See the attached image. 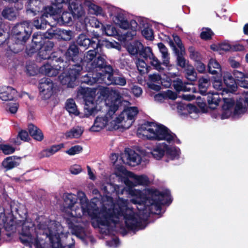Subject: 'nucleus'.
<instances>
[{
  "mask_svg": "<svg viewBox=\"0 0 248 248\" xmlns=\"http://www.w3.org/2000/svg\"><path fill=\"white\" fill-rule=\"evenodd\" d=\"M45 233L46 237L49 238L52 248H75V242L73 239H72V243L63 245L62 243L61 238L56 230H52L50 227H48L45 231Z\"/></svg>",
  "mask_w": 248,
  "mask_h": 248,
  "instance_id": "f8f14e48",
  "label": "nucleus"
},
{
  "mask_svg": "<svg viewBox=\"0 0 248 248\" xmlns=\"http://www.w3.org/2000/svg\"><path fill=\"white\" fill-rule=\"evenodd\" d=\"M77 201L76 196L72 194H68L64 199V205L66 208L69 209H72Z\"/></svg>",
  "mask_w": 248,
  "mask_h": 248,
  "instance_id": "c03bdc74",
  "label": "nucleus"
},
{
  "mask_svg": "<svg viewBox=\"0 0 248 248\" xmlns=\"http://www.w3.org/2000/svg\"><path fill=\"white\" fill-rule=\"evenodd\" d=\"M164 148L165 149V153L167 157L166 161L168 162V159L171 160L178 159L180 157V150L175 147H170L167 144L164 143Z\"/></svg>",
  "mask_w": 248,
  "mask_h": 248,
  "instance_id": "393cba45",
  "label": "nucleus"
},
{
  "mask_svg": "<svg viewBox=\"0 0 248 248\" xmlns=\"http://www.w3.org/2000/svg\"><path fill=\"white\" fill-rule=\"evenodd\" d=\"M136 64L138 69L141 75L148 73L151 69L145 61L142 59H138Z\"/></svg>",
  "mask_w": 248,
  "mask_h": 248,
  "instance_id": "a19ab883",
  "label": "nucleus"
},
{
  "mask_svg": "<svg viewBox=\"0 0 248 248\" xmlns=\"http://www.w3.org/2000/svg\"><path fill=\"white\" fill-rule=\"evenodd\" d=\"M28 129L29 134L34 140L38 141L43 140L44 138V134L38 127L32 124H30L28 125Z\"/></svg>",
  "mask_w": 248,
  "mask_h": 248,
  "instance_id": "bb28decb",
  "label": "nucleus"
},
{
  "mask_svg": "<svg viewBox=\"0 0 248 248\" xmlns=\"http://www.w3.org/2000/svg\"><path fill=\"white\" fill-rule=\"evenodd\" d=\"M80 48L76 42L72 41L69 44L66 50L62 55L58 53V56H55L53 54V57L56 61H58L59 65H55L56 68L52 69L50 65H45L42 69L48 70L47 74L50 76H57L60 71H63L67 69L69 66H76L79 65L83 67H87L92 62L95 58L96 53L94 50H90L86 52L82 58L80 55Z\"/></svg>",
  "mask_w": 248,
  "mask_h": 248,
  "instance_id": "f03ea898",
  "label": "nucleus"
},
{
  "mask_svg": "<svg viewBox=\"0 0 248 248\" xmlns=\"http://www.w3.org/2000/svg\"><path fill=\"white\" fill-rule=\"evenodd\" d=\"M100 36L99 34H94L92 38H89L88 36L84 33L80 34L76 39V43L78 46L87 49L89 47L93 48L96 53V57L98 55H101L98 54V46L100 45L99 43V39Z\"/></svg>",
  "mask_w": 248,
  "mask_h": 248,
  "instance_id": "6e6552de",
  "label": "nucleus"
},
{
  "mask_svg": "<svg viewBox=\"0 0 248 248\" xmlns=\"http://www.w3.org/2000/svg\"><path fill=\"white\" fill-rule=\"evenodd\" d=\"M99 43L100 44V45L98 46V54H100L99 52L101 51L102 47L103 46H105L106 47L108 48H117V46L119 45V43L116 42H111L106 40H103L102 39L101 36L99 39Z\"/></svg>",
  "mask_w": 248,
  "mask_h": 248,
  "instance_id": "a18cd8bd",
  "label": "nucleus"
},
{
  "mask_svg": "<svg viewBox=\"0 0 248 248\" xmlns=\"http://www.w3.org/2000/svg\"><path fill=\"white\" fill-rule=\"evenodd\" d=\"M62 12V9H59L58 7L54 6L52 4V6H48L46 7L45 12L43 14H45V17H48V15L54 16L58 14H60Z\"/></svg>",
  "mask_w": 248,
  "mask_h": 248,
  "instance_id": "09e8293b",
  "label": "nucleus"
},
{
  "mask_svg": "<svg viewBox=\"0 0 248 248\" xmlns=\"http://www.w3.org/2000/svg\"><path fill=\"white\" fill-rule=\"evenodd\" d=\"M49 38H52L50 37V35L48 34L47 31L45 34V40L41 46V48L51 53V51L54 46V43L53 41L50 40Z\"/></svg>",
  "mask_w": 248,
  "mask_h": 248,
  "instance_id": "37998d69",
  "label": "nucleus"
},
{
  "mask_svg": "<svg viewBox=\"0 0 248 248\" xmlns=\"http://www.w3.org/2000/svg\"><path fill=\"white\" fill-rule=\"evenodd\" d=\"M128 193L135 197L132 200V202L140 206L137 207L138 214H126L124 215L125 227L129 231L144 229V226L141 227L142 221H147L151 214H155L156 212L161 211L162 205L169 206L172 201L170 192L168 190L161 192L157 189L148 188L144 193L140 190L133 189L129 191Z\"/></svg>",
  "mask_w": 248,
  "mask_h": 248,
  "instance_id": "f257e3e1",
  "label": "nucleus"
},
{
  "mask_svg": "<svg viewBox=\"0 0 248 248\" xmlns=\"http://www.w3.org/2000/svg\"><path fill=\"white\" fill-rule=\"evenodd\" d=\"M177 55L176 59V64L178 66L181 67L182 68H184L186 66L187 64L186 63V60L182 55V53L175 52Z\"/></svg>",
  "mask_w": 248,
  "mask_h": 248,
  "instance_id": "bf43d9fd",
  "label": "nucleus"
},
{
  "mask_svg": "<svg viewBox=\"0 0 248 248\" xmlns=\"http://www.w3.org/2000/svg\"><path fill=\"white\" fill-rule=\"evenodd\" d=\"M157 46L159 51L162 54V58L163 59L162 62H161V66H162V65L166 67L171 66V65L170 64V58L168 48L164 44L161 42L158 43Z\"/></svg>",
  "mask_w": 248,
  "mask_h": 248,
  "instance_id": "cd10ccee",
  "label": "nucleus"
},
{
  "mask_svg": "<svg viewBox=\"0 0 248 248\" xmlns=\"http://www.w3.org/2000/svg\"><path fill=\"white\" fill-rule=\"evenodd\" d=\"M122 101L123 96L117 90H110V94L106 99V104L109 106L107 115L111 117L118 109Z\"/></svg>",
  "mask_w": 248,
  "mask_h": 248,
  "instance_id": "9d476101",
  "label": "nucleus"
},
{
  "mask_svg": "<svg viewBox=\"0 0 248 248\" xmlns=\"http://www.w3.org/2000/svg\"><path fill=\"white\" fill-rule=\"evenodd\" d=\"M18 10L15 7H5L1 12V16L5 19L14 21L18 15Z\"/></svg>",
  "mask_w": 248,
  "mask_h": 248,
  "instance_id": "a878e982",
  "label": "nucleus"
},
{
  "mask_svg": "<svg viewBox=\"0 0 248 248\" xmlns=\"http://www.w3.org/2000/svg\"><path fill=\"white\" fill-rule=\"evenodd\" d=\"M70 0H54L52 4L58 7L59 9H62L64 5L67 6Z\"/></svg>",
  "mask_w": 248,
  "mask_h": 248,
  "instance_id": "774afa93",
  "label": "nucleus"
},
{
  "mask_svg": "<svg viewBox=\"0 0 248 248\" xmlns=\"http://www.w3.org/2000/svg\"><path fill=\"white\" fill-rule=\"evenodd\" d=\"M128 176L135 180L136 186L140 185L146 186L150 184L148 177L145 175H137L132 172L129 171Z\"/></svg>",
  "mask_w": 248,
  "mask_h": 248,
  "instance_id": "c85d7f7f",
  "label": "nucleus"
},
{
  "mask_svg": "<svg viewBox=\"0 0 248 248\" xmlns=\"http://www.w3.org/2000/svg\"><path fill=\"white\" fill-rule=\"evenodd\" d=\"M45 40V36H43L42 34L37 33H34L32 35V38L31 43L33 44L38 46L41 48L44 40Z\"/></svg>",
  "mask_w": 248,
  "mask_h": 248,
  "instance_id": "3c124183",
  "label": "nucleus"
},
{
  "mask_svg": "<svg viewBox=\"0 0 248 248\" xmlns=\"http://www.w3.org/2000/svg\"><path fill=\"white\" fill-rule=\"evenodd\" d=\"M188 51L189 52V57L191 60H194L195 62L202 60V56L201 53L199 51H196L194 46H189L188 48Z\"/></svg>",
  "mask_w": 248,
  "mask_h": 248,
  "instance_id": "8fccbe9b",
  "label": "nucleus"
},
{
  "mask_svg": "<svg viewBox=\"0 0 248 248\" xmlns=\"http://www.w3.org/2000/svg\"><path fill=\"white\" fill-rule=\"evenodd\" d=\"M243 102L241 99L237 100L234 106V110L232 115L234 116H239L244 114L247 110V107L245 106Z\"/></svg>",
  "mask_w": 248,
  "mask_h": 248,
  "instance_id": "f704fd0d",
  "label": "nucleus"
},
{
  "mask_svg": "<svg viewBox=\"0 0 248 248\" xmlns=\"http://www.w3.org/2000/svg\"><path fill=\"white\" fill-rule=\"evenodd\" d=\"M214 35L213 32L210 29L207 28L206 31H202L200 34V37L205 40H208L211 39L212 36Z\"/></svg>",
  "mask_w": 248,
  "mask_h": 248,
  "instance_id": "0e129e2a",
  "label": "nucleus"
},
{
  "mask_svg": "<svg viewBox=\"0 0 248 248\" xmlns=\"http://www.w3.org/2000/svg\"><path fill=\"white\" fill-rule=\"evenodd\" d=\"M138 133L150 140H165L170 143L176 138L175 134L167 127L155 122L146 121L138 129Z\"/></svg>",
  "mask_w": 248,
  "mask_h": 248,
  "instance_id": "7ed1b4c3",
  "label": "nucleus"
},
{
  "mask_svg": "<svg viewBox=\"0 0 248 248\" xmlns=\"http://www.w3.org/2000/svg\"><path fill=\"white\" fill-rule=\"evenodd\" d=\"M142 35L148 40L152 41L154 39V32L151 28L149 27L145 28L141 31Z\"/></svg>",
  "mask_w": 248,
  "mask_h": 248,
  "instance_id": "052dcab7",
  "label": "nucleus"
},
{
  "mask_svg": "<svg viewBox=\"0 0 248 248\" xmlns=\"http://www.w3.org/2000/svg\"><path fill=\"white\" fill-rule=\"evenodd\" d=\"M83 148L80 145H75L71 147L69 149L66 150L65 153L70 155H73L80 153Z\"/></svg>",
  "mask_w": 248,
  "mask_h": 248,
  "instance_id": "680f3d73",
  "label": "nucleus"
},
{
  "mask_svg": "<svg viewBox=\"0 0 248 248\" xmlns=\"http://www.w3.org/2000/svg\"><path fill=\"white\" fill-rule=\"evenodd\" d=\"M0 150L6 155L14 153L16 150L15 148L9 144H0Z\"/></svg>",
  "mask_w": 248,
  "mask_h": 248,
  "instance_id": "4d7b16f0",
  "label": "nucleus"
},
{
  "mask_svg": "<svg viewBox=\"0 0 248 248\" xmlns=\"http://www.w3.org/2000/svg\"><path fill=\"white\" fill-rule=\"evenodd\" d=\"M138 54L145 60L149 58L151 60L150 64L154 67V69L160 72L164 71V68L161 66V62L153 54L151 47L148 46L144 47L143 46Z\"/></svg>",
  "mask_w": 248,
  "mask_h": 248,
  "instance_id": "ddd939ff",
  "label": "nucleus"
},
{
  "mask_svg": "<svg viewBox=\"0 0 248 248\" xmlns=\"http://www.w3.org/2000/svg\"><path fill=\"white\" fill-rule=\"evenodd\" d=\"M214 88L218 91H222L223 92V89H225L224 85L223 84L221 79L216 78L212 82Z\"/></svg>",
  "mask_w": 248,
  "mask_h": 248,
  "instance_id": "69168bd1",
  "label": "nucleus"
},
{
  "mask_svg": "<svg viewBox=\"0 0 248 248\" xmlns=\"http://www.w3.org/2000/svg\"><path fill=\"white\" fill-rule=\"evenodd\" d=\"M48 34L50 35L51 38H53L55 35H58V38L64 40V41H70L73 34L72 31L70 30H60L58 31V32H55L54 31L48 30Z\"/></svg>",
  "mask_w": 248,
  "mask_h": 248,
  "instance_id": "4be33fe9",
  "label": "nucleus"
},
{
  "mask_svg": "<svg viewBox=\"0 0 248 248\" xmlns=\"http://www.w3.org/2000/svg\"><path fill=\"white\" fill-rule=\"evenodd\" d=\"M223 102L222 108L223 110L221 118L222 119L228 118L232 114V108L235 104V101L231 98H222Z\"/></svg>",
  "mask_w": 248,
  "mask_h": 248,
  "instance_id": "6ab92c4d",
  "label": "nucleus"
},
{
  "mask_svg": "<svg viewBox=\"0 0 248 248\" xmlns=\"http://www.w3.org/2000/svg\"><path fill=\"white\" fill-rule=\"evenodd\" d=\"M126 84V79L123 75H120L112 73V76L110 82V85H115L119 86H124Z\"/></svg>",
  "mask_w": 248,
  "mask_h": 248,
  "instance_id": "e433bc0d",
  "label": "nucleus"
},
{
  "mask_svg": "<svg viewBox=\"0 0 248 248\" xmlns=\"http://www.w3.org/2000/svg\"><path fill=\"white\" fill-rule=\"evenodd\" d=\"M82 82L90 85H93L95 83H97V75L92 73L88 72L84 76Z\"/></svg>",
  "mask_w": 248,
  "mask_h": 248,
  "instance_id": "de8ad7c7",
  "label": "nucleus"
},
{
  "mask_svg": "<svg viewBox=\"0 0 248 248\" xmlns=\"http://www.w3.org/2000/svg\"><path fill=\"white\" fill-rule=\"evenodd\" d=\"M127 160L130 165L135 166L140 163L141 158L134 151L130 150L127 153Z\"/></svg>",
  "mask_w": 248,
  "mask_h": 248,
  "instance_id": "2f4dec72",
  "label": "nucleus"
},
{
  "mask_svg": "<svg viewBox=\"0 0 248 248\" xmlns=\"http://www.w3.org/2000/svg\"><path fill=\"white\" fill-rule=\"evenodd\" d=\"M88 67L89 70L98 68L102 71V72L96 73L98 83L110 85L113 69L108 63L104 55L96 56Z\"/></svg>",
  "mask_w": 248,
  "mask_h": 248,
  "instance_id": "39448f33",
  "label": "nucleus"
},
{
  "mask_svg": "<svg viewBox=\"0 0 248 248\" xmlns=\"http://www.w3.org/2000/svg\"><path fill=\"white\" fill-rule=\"evenodd\" d=\"M29 139H30V138L28 132L25 130H21L18 132L17 137L12 139V142L15 144L19 145L21 144L19 140L26 141H28Z\"/></svg>",
  "mask_w": 248,
  "mask_h": 248,
  "instance_id": "4c0bfd02",
  "label": "nucleus"
},
{
  "mask_svg": "<svg viewBox=\"0 0 248 248\" xmlns=\"http://www.w3.org/2000/svg\"><path fill=\"white\" fill-rule=\"evenodd\" d=\"M143 46L141 43L137 41L129 48V52L133 54H138Z\"/></svg>",
  "mask_w": 248,
  "mask_h": 248,
  "instance_id": "5fc2aeb1",
  "label": "nucleus"
},
{
  "mask_svg": "<svg viewBox=\"0 0 248 248\" xmlns=\"http://www.w3.org/2000/svg\"><path fill=\"white\" fill-rule=\"evenodd\" d=\"M184 84V83L180 78H177L176 80H174L172 81V86L177 92L183 91Z\"/></svg>",
  "mask_w": 248,
  "mask_h": 248,
  "instance_id": "e2e57ef3",
  "label": "nucleus"
},
{
  "mask_svg": "<svg viewBox=\"0 0 248 248\" xmlns=\"http://www.w3.org/2000/svg\"><path fill=\"white\" fill-rule=\"evenodd\" d=\"M88 10L91 14L97 16L101 15L103 12L102 8L101 6L91 2L88 5Z\"/></svg>",
  "mask_w": 248,
  "mask_h": 248,
  "instance_id": "603ef678",
  "label": "nucleus"
},
{
  "mask_svg": "<svg viewBox=\"0 0 248 248\" xmlns=\"http://www.w3.org/2000/svg\"><path fill=\"white\" fill-rule=\"evenodd\" d=\"M34 229V224L32 221H25L22 227V232L19 237L23 244H30L32 242L31 232Z\"/></svg>",
  "mask_w": 248,
  "mask_h": 248,
  "instance_id": "dca6fc26",
  "label": "nucleus"
},
{
  "mask_svg": "<svg viewBox=\"0 0 248 248\" xmlns=\"http://www.w3.org/2000/svg\"><path fill=\"white\" fill-rule=\"evenodd\" d=\"M223 81L225 85V89H223V92L232 93L236 91L237 81L234 79L233 76L230 73H227L224 75Z\"/></svg>",
  "mask_w": 248,
  "mask_h": 248,
  "instance_id": "f3484780",
  "label": "nucleus"
},
{
  "mask_svg": "<svg viewBox=\"0 0 248 248\" xmlns=\"http://www.w3.org/2000/svg\"><path fill=\"white\" fill-rule=\"evenodd\" d=\"M216 69L220 70V65L216 59L211 58L208 64V71L211 74L215 75L217 74V71L215 70Z\"/></svg>",
  "mask_w": 248,
  "mask_h": 248,
  "instance_id": "ea45409f",
  "label": "nucleus"
},
{
  "mask_svg": "<svg viewBox=\"0 0 248 248\" xmlns=\"http://www.w3.org/2000/svg\"><path fill=\"white\" fill-rule=\"evenodd\" d=\"M55 54L56 56H58V53L56 52H52L51 53H49L48 51H46V50L43 49L42 48H40L39 49V50L37 54V60L39 62H40L42 60H47L49 61H50V63L49 64L48 62L44 64L43 65H42L40 68V72L43 74H44L48 77H56V76H50L48 75L47 73V72L48 70H44L42 69L43 67H44L45 65H50L52 67V69H54L56 68V66L55 65H59V62L58 61H56L55 59H54L53 57V54Z\"/></svg>",
  "mask_w": 248,
  "mask_h": 248,
  "instance_id": "9b49d317",
  "label": "nucleus"
},
{
  "mask_svg": "<svg viewBox=\"0 0 248 248\" xmlns=\"http://www.w3.org/2000/svg\"><path fill=\"white\" fill-rule=\"evenodd\" d=\"M32 33L30 24L27 21L17 23L11 31V41L8 42L9 49L14 53L23 50Z\"/></svg>",
  "mask_w": 248,
  "mask_h": 248,
  "instance_id": "20e7f679",
  "label": "nucleus"
},
{
  "mask_svg": "<svg viewBox=\"0 0 248 248\" xmlns=\"http://www.w3.org/2000/svg\"><path fill=\"white\" fill-rule=\"evenodd\" d=\"M107 123V118L97 117L94 120L93 125L90 127V130L92 132H99L105 127Z\"/></svg>",
  "mask_w": 248,
  "mask_h": 248,
  "instance_id": "7c9ffc66",
  "label": "nucleus"
},
{
  "mask_svg": "<svg viewBox=\"0 0 248 248\" xmlns=\"http://www.w3.org/2000/svg\"><path fill=\"white\" fill-rule=\"evenodd\" d=\"M164 143L162 144H159L153 149L151 154L154 158L156 160L161 159L164 155L165 153V149L164 148Z\"/></svg>",
  "mask_w": 248,
  "mask_h": 248,
  "instance_id": "c9c22d12",
  "label": "nucleus"
},
{
  "mask_svg": "<svg viewBox=\"0 0 248 248\" xmlns=\"http://www.w3.org/2000/svg\"><path fill=\"white\" fill-rule=\"evenodd\" d=\"M68 67L67 72L62 73L59 76V78L62 85H65L68 88H74L77 85V80L80 75L83 68L79 65Z\"/></svg>",
  "mask_w": 248,
  "mask_h": 248,
  "instance_id": "0eeeda50",
  "label": "nucleus"
},
{
  "mask_svg": "<svg viewBox=\"0 0 248 248\" xmlns=\"http://www.w3.org/2000/svg\"><path fill=\"white\" fill-rule=\"evenodd\" d=\"M129 23V31L124 34L127 38L131 39L137 34L138 23L135 20H131Z\"/></svg>",
  "mask_w": 248,
  "mask_h": 248,
  "instance_id": "79ce46f5",
  "label": "nucleus"
},
{
  "mask_svg": "<svg viewBox=\"0 0 248 248\" xmlns=\"http://www.w3.org/2000/svg\"><path fill=\"white\" fill-rule=\"evenodd\" d=\"M37 2L38 1L37 0H28L26 4L27 10L28 11H30L31 13H32L35 15L36 12H38V10L34 9L33 6L34 5V4H36Z\"/></svg>",
  "mask_w": 248,
  "mask_h": 248,
  "instance_id": "338daca9",
  "label": "nucleus"
},
{
  "mask_svg": "<svg viewBox=\"0 0 248 248\" xmlns=\"http://www.w3.org/2000/svg\"><path fill=\"white\" fill-rule=\"evenodd\" d=\"M67 6L74 19H78L85 14L83 6L77 1H70Z\"/></svg>",
  "mask_w": 248,
  "mask_h": 248,
  "instance_id": "aec40b11",
  "label": "nucleus"
},
{
  "mask_svg": "<svg viewBox=\"0 0 248 248\" xmlns=\"http://www.w3.org/2000/svg\"><path fill=\"white\" fill-rule=\"evenodd\" d=\"M45 16V14H42L40 16L34 18L32 23L36 29L44 30L46 28L47 25H49V23L46 20Z\"/></svg>",
  "mask_w": 248,
  "mask_h": 248,
  "instance_id": "c756f323",
  "label": "nucleus"
},
{
  "mask_svg": "<svg viewBox=\"0 0 248 248\" xmlns=\"http://www.w3.org/2000/svg\"><path fill=\"white\" fill-rule=\"evenodd\" d=\"M80 94L83 95L85 102L84 112L87 116L94 115L98 110L97 109V103L95 100V96L87 92V89L83 88L79 91Z\"/></svg>",
  "mask_w": 248,
  "mask_h": 248,
  "instance_id": "1a4fd4ad",
  "label": "nucleus"
},
{
  "mask_svg": "<svg viewBox=\"0 0 248 248\" xmlns=\"http://www.w3.org/2000/svg\"><path fill=\"white\" fill-rule=\"evenodd\" d=\"M20 160L21 158L16 155L8 156L2 161L1 167L6 172L18 166L20 164Z\"/></svg>",
  "mask_w": 248,
  "mask_h": 248,
  "instance_id": "a211bd4d",
  "label": "nucleus"
},
{
  "mask_svg": "<svg viewBox=\"0 0 248 248\" xmlns=\"http://www.w3.org/2000/svg\"><path fill=\"white\" fill-rule=\"evenodd\" d=\"M65 107L69 113L73 114L76 115H78L79 113L77 109L75 101L72 98L67 100Z\"/></svg>",
  "mask_w": 248,
  "mask_h": 248,
  "instance_id": "58836bf2",
  "label": "nucleus"
},
{
  "mask_svg": "<svg viewBox=\"0 0 248 248\" xmlns=\"http://www.w3.org/2000/svg\"><path fill=\"white\" fill-rule=\"evenodd\" d=\"M210 84V79L202 77L198 80V87L199 93L202 95H206L207 89Z\"/></svg>",
  "mask_w": 248,
  "mask_h": 248,
  "instance_id": "473e14b6",
  "label": "nucleus"
},
{
  "mask_svg": "<svg viewBox=\"0 0 248 248\" xmlns=\"http://www.w3.org/2000/svg\"><path fill=\"white\" fill-rule=\"evenodd\" d=\"M64 147L63 143H60L57 145H53L50 148L42 150L38 154V156L40 158L48 157L60 151Z\"/></svg>",
  "mask_w": 248,
  "mask_h": 248,
  "instance_id": "b1692460",
  "label": "nucleus"
},
{
  "mask_svg": "<svg viewBox=\"0 0 248 248\" xmlns=\"http://www.w3.org/2000/svg\"><path fill=\"white\" fill-rule=\"evenodd\" d=\"M72 14L70 12L64 11L62 12L61 16V21L63 25L68 24L72 21Z\"/></svg>",
  "mask_w": 248,
  "mask_h": 248,
  "instance_id": "864d4df0",
  "label": "nucleus"
},
{
  "mask_svg": "<svg viewBox=\"0 0 248 248\" xmlns=\"http://www.w3.org/2000/svg\"><path fill=\"white\" fill-rule=\"evenodd\" d=\"M185 70L186 72V77L188 80L191 82L196 80L197 78V73L192 65L187 63L186 66L185 68Z\"/></svg>",
  "mask_w": 248,
  "mask_h": 248,
  "instance_id": "72a5a7b5",
  "label": "nucleus"
},
{
  "mask_svg": "<svg viewBox=\"0 0 248 248\" xmlns=\"http://www.w3.org/2000/svg\"><path fill=\"white\" fill-rule=\"evenodd\" d=\"M72 233L77 237L84 240L86 238V234L83 227L79 225H74L72 228Z\"/></svg>",
  "mask_w": 248,
  "mask_h": 248,
  "instance_id": "49530a36",
  "label": "nucleus"
},
{
  "mask_svg": "<svg viewBox=\"0 0 248 248\" xmlns=\"http://www.w3.org/2000/svg\"><path fill=\"white\" fill-rule=\"evenodd\" d=\"M138 113L139 110L137 107H128L124 109L117 117V122L118 123H121L123 121H130V122L129 123V125L127 126V127H129L135 121V117L137 115Z\"/></svg>",
  "mask_w": 248,
  "mask_h": 248,
  "instance_id": "2eb2a0df",
  "label": "nucleus"
},
{
  "mask_svg": "<svg viewBox=\"0 0 248 248\" xmlns=\"http://www.w3.org/2000/svg\"><path fill=\"white\" fill-rule=\"evenodd\" d=\"M40 48L38 46L35 45L31 42L30 44L26 46V52L28 56H31L37 51H39Z\"/></svg>",
  "mask_w": 248,
  "mask_h": 248,
  "instance_id": "13d9d810",
  "label": "nucleus"
},
{
  "mask_svg": "<svg viewBox=\"0 0 248 248\" xmlns=\"http://www.w3.org/2000/svg\"><path fill=\"white\" fill-rule=\"evenodd\" d=\"M54 84L49 78H43L40 80L38 88L42 99L49 98L53 93Z\"/></svg>",
  "mask_w": 248,
  "mask_h": 248,
  "instance_id": "4468645a",
  "label": "nucleus"
},
{
  "mask_svg": "<svg viewBox=\"0 0 248 248\" xmlns=\"http://www.w3.org/2000/svg\"><path fill=\"white\" fill-rule=\"evenodd\" d=\"M16 90L10 86L0 87V98L3 101L12 100L16 95Z\"/></svg>",
  "mask_w": 248,
  "mask_h": 248,
  "instance_id": "412c9836",
  "label": "nucleus"
},
{
  "mask_svg": "<svg viewBox=\"0 0 248 248\" xmlns=\"http://www.w3.org/2000/svg\"><path fill=\"white\" fill-rule=\"evenodd\" d=\"M82 134V131L80 128H72L70 131L66 133V136L67 138H79Z\"/></svg>",
  "mask_w": 248,
  "mask_h": 248,
  "instance_id": "6e6d98bb",
  "label": "nucleus"
},
{
  "mask_svg": "<svg viewBox=\"0 0 248 248\" xmlns=\"http://www.w3.org/2000/svg\"><path fill=\"white\" fill-rule=\"evenodd\" d=\"M83 211L84 213H87L92 218H95L97 225L101 229L102 228L100 226L109 227L113 221V213L106 211L100 214L98 207L93 202L87 204L86 207L83 208Z\"/></svg>",
  "mask_w": 248,
  "mask_h": 248,
  "instance_id": "423d86ee",
  "label": "nucleus"
},
{
  "mask_svg": "<svg viewBox=\"0 0 248 248\" xmlns=\"http://www.w3.org/2000/svg\"><path fill=\"white\" fill-rule=\"evenodd\" d=\"M222 97L217 92L208 93H207V102L209 107L212 109H215L219 105L221 102Z\"/></svg>",
  "mask_w": 248,
  "mask_h": 248,
  "instance_id": "5701e85b",
  "label": "nucleus"
}]
</instances>
